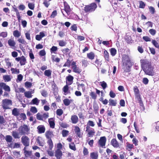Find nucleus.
Here are the masks:
<instances>
[{"mask_svg": "<svg viewBox=\"0 0 159 159\" xmlns=\"http://www.w3.org/2000/svg\"><path fill=\"white\" fill-rule=\"evenodd\" d=\"M140 63L142 69L146 75L153 76L155 75L154 66L151 61L146 59H141Z\"/></svg>", "mask_w": 159, "mask_h": 159, "instance_id": "obj_1", "label": "nucleus"}, {"mask_svg": "<svg viewBox=\"0 0 159 159\" xmlns=\"http://www.w3.org/2000/svg\"><path fill=\"white\" fill-rule=\"evenodd\" d=\"M97 7L95 3H92L88 5H85L84 7V11L86 13H90L94 11Z\"/></svg>", "mask_w": 159, "mask_h": 159, "instance_id": "obj_2", "label": "nucleus"}, {"mask_svg": "<svg viewBox=\"0 0 159 159\" xmlns=\"http://www.w3.org/2000/svg\"><path fill=\"white\" fill-rule=\"evenodd\" d=\"M19 133L21 135H28L30 134V129L26 125H23L19 128Z\"/></svg>", "mask_w": 159, "mask_h": 159, "instance_id": "obj_3", "label": "nucleus"}, {"mask_svg": "<svg viewBox=\"0 0 159 159\" xmlns=\"http://www.w3.org/2000/svg\"><path fill=\"white\" fill-rule=\"evenodd\" d=\"M12 105V101L8 99H5L2 100V105L4 109H9V106Z\"/></svg>", "mask_w": 159, "mask_h": 159, "instance_id": "obj_4", "label": "nucleus"}, {"mask_svg": "<svg viewBox=\"0 0 159 159\" xmlns=\"http://www.w3.org/2000/svg\"><path fill=\"white\" fill-rule=\"evenodd\" d=\"M122 61L123 66H127L129 64H131L130 58L127 55L124 54L122 56Z\"/></svg>", "mask_w": 159, "mask_h": 159, "instance_id": "obj_5", "label": "nucleus"}, {"mask_svg": "<svg viewBox=\"0 0 159 159\" xmlns=\"http://www.w3.org/2000/svg\"><path fill=\"white\" fill-rule=\"evenodd\" d=\"M106 140V138L105 136L101 137L98 141V147L105 148Z\"/></svg>", "mask_w": 159, "mask_h": 159, "instance_id": "obj_6", "label": "nucleus"}, {"mask_svg": "<svg viewBox=\"0 0 159 159\" xmlns=\"http://www.w3.org/2000/svg\"><path fill=\"white\" fill-rule=\"evenodd\" d=\"M71 68L73 72L78 74H80L82 72V70L79 67H77L75 61H73L71 64Z\"/></svg>", "mask_w": 159, "mask_h": 159, "instance_id": "obj_7", "label": "nucleus"}, {"mask_svg": "<svg viewBox=\"0 0 159 159\" xmlns=\"http://www.w3.org/2000/svg\"><path fill=\"white\" fill-rule=\"evenodd\" d=\"M21 142L25 147H28L30 145V140L29 138L26 136H23L21 138Z\"/></svg>", "mask_w": 159, "mask_h": 159, "instance_id": "obj_8", "label": "nucleus"}, {"mask_svg": "<svg viewBox=\"0 0 159 159\" xmlns=\"http://www.w3.org/2000/svg\"><path fill=\"white\" fill-rule=\"evenodd\" d=\"M15 60L17 61H20L21 66L24 65L26 63V58L23 56H22L21 57H18L16 58Z\"/></svg>", "mask_w": 159, "mask_h": 159, "instance_id": "obj_9", "label": "nucleus"}, {"mask_svg": "<svg viewBox=\"0 0 159 159\" xmlns=\"http://www.w3.org/2000/svg\"><path fill=\"white\" fill-rule=\"evenodd\" d=\"M85 131L88 133V137H93L95 134V131L94 129L86 128Z\"/></svg>", "mask_w": 159, "mask_h": 159, "instance_id": "obj_10", "label": "nucleus"}, {"mask_svg": "<svg viewBox=\"0 0 159 159\" xmlns=\"http://www.w3.org/2000/svg\"><path fill=\"white\" fill-rule=\"evenodd\" d=\"M74 79V77L69 75L66 78V84L70 85L71 84L73 83V80Z\"/></svg>", "mask_w": 159, "mask_h": 159, "instance_id": "obj_11", "label": "nucleus"}, {"mask_svg": "<svg viewBox=\"0 0 159 159\" xmlns=\"http://www.w3.org/2000/svg\"><path fill=\"white\" fill-rule=\"evenodd\" d=\"M38 133L39 134L44 133L45 131V128L43 125H41L38 126L37 127Z\"/></svg>", "mask_w": 159, "mask_h": 159, "instance_id": "obj_12", "label": "nucleus"}, {"mask_svg": "<svg viewBox=\"0 0 159 159\" xmlns=\"http://www.w3.org/2000/svg\"><path fill=\"white\" fill-rule=\"evenodd\" d=\"M64 10L66 12L68 15L70 14L71 11L69 5L66 2H64Z\"/></svg>", "mask_w": 159, "mask_h": 159, "instance_id": "obj_13", "label": "nucleus"}, {"mask_svg": "<svg viewBox=\"0 0 159 159\" xmlns=\"http://www.w3.org/2000/svg\"><path fill=\"white\" fill-rule=\"evenodd\" d=\"M0 87L2 88L5 91L10 92V88L9 86L3 82H0Z\"/></svg>", "mask_w": 159, "mask_h": 159, "instance_id": "obj_14", "label": "nucleus"}, {"mask_svg": "<svg viewBox=\"0 0 159 159\" xmlns=\"http://www.w3.org/2000/svg\"><path fill=\"white\" fill-rule=\"evenodd\" d=\"M62 155V152L61 150L57 149L55 151V156L57 159H61Z\"/></svg>", "mask_w": 159, "mask_h": 159, "instance_id": "obj_15", "label": "nucleus"}, {"mask_svg": "<svg viewBox=\"0 0 159 159\" xmlns=\"http://www.w3.org/2000/svg\"><path fill=\"white\" fill-rule=\"evenodd\" d=\"M111 144L114 148H117L119 147V144L116 139H113L111 141Z\"/></svg>", "mask_w": 159, "mask_h": 159, "instance_id": "obj_16", "label": "nucleus"}, {"mask_svg": "<svg viewBox=\"0 0 159 159\" xmlns=\"http://www.w3.org/2000/svg\"><path fill=\"white\" fill-rule=\"evenodd\" d=\"M74 131L78 137L80 138L82 137V136L81 134L80 129L78 126H75Z\"/></svg>", "mask_w": 159, "mask_h": 159, "instance_id": "obj_17", "label": "nucleus"}, {"mask_svg": "<svg viewBox=\"0 0 159 159\" xmlns=\"http://www.w3.org/2000/svg\"><path fill=\"white\" fill-rule=\"evenodd\" d=\"M45 136L48 139H51L53 136V132L50 130H47L45 132Z\"/></svg>", "mask_w": 159, "mask_h": 159, "instance_id": "obj_18", "label": "nucleus"}, {"mask_svg": "<svg viewBox=\"0 0 159 159\" xmlns=\"http://www.w3.org/2000/svg\"><path fill=\"white\" fill-rule=\"evenodd\" d=\"M78 118L76 115H73L71 116V120L73 124H76L78 121Z\"/></svg>", "mask_w": 159, "mask_h": 159, "instance_id": "obj_19", "label": "nucleus"}, {"mask_svg": "<svg viewBox=\"0 0 159 159\" xmlns=\"http://www.w3.org/2000/svg\"><path fill=\"white\" fill-rule=\"evenodd\" d=\"M8 45L12 48L15 49L16 43L13 40L11 39L8 40Z\"/></svg>", "mask_w": 159, "mask_h": 159, "instance_id": "obj_20", "label": "nucleus"}, {"mask_svg": "<svg viewBox=\"0 0 159 159\" xmlns=\"http://www.w3.org/2000/svg\"><path fill=\"white\" fill-rule=\"evenodd\" d=\"M12 114L14 116L17 117L20 115V111L19 109L15 108L12 111Z\"/></svg>", "mask_w": 159, "mask_h": 159, "instance_id": "obj_21", "label": "nucleus"}, {"mask_svg": "<svg viewBox=\"0 0 159 159\" xmlns=\"http://www.w3.org/2000/svg\"><path fill=\"white\" fill-rule=\"evenodd\" d=\"M12 78V76L10 75H6L3 76V79L5 82H7L11 81Z\"/></svg>", "mask_w": 159, "mask_h": 159, "instance_id": "obj_22", "label": "nucleus"}, {"mask_svg": "<svg viewBox=\"0 0 159 159\" xmlns=\"http://www.w3.org/2000/svg\"><path fill=\"white\" fill-rule=\"evenodd\" d=\"M98 155L97 152H93L90 153V157L92 159H98Z\"/></svg>", "mask_w": 159, "mask_h": 159, "instance_id": "obj_23", "label": "nucleus"}, {"mask_svg": "<svg viewBox=\"0 0 159 159\" xmlns=\"http://www.w3.org/2000/svg\"><path fill=\"white\" fill-rule=\"evenodd\" d=\"M50 126L51 128H54L55 127V123L53 118H50L48 120Z\"/></svg>", "mask_w": 159, "mask_h": 159, "instance_id": "obj_24", "label": "nucleus"}, {"mask_svg": "<svg viewBox=\"0 0 159 159\" xmlns=\"http://www.w3.org/2000/svg\"><path fill=\"white\" fill-rule=\"evenodd\" d=\"M40 100H39L37 98H35L33 99L30 104L31 105H38L39 102Z\"/></svg>", "mask_w": 159, "mask_h": 159, "instance_id": "obj_25", "label": "nucleus"}, {"mask_svg": "<svg viewBox=\"0 0 159 159\" xmlns=\"http://www.w3.org/2000/svg\"><path fill=\"white\" fill-rule=\"evenodd\" d=\"M87 56L90 60H93L95 58V54L93 52H91L87 53Z\"/></svg>", "mask_w": 159, "mask_h": 159, "instance_id": "obj_26", "label": "nucleus"}, {"mask_svg": "<svg viewBox=\"0 0 159 159\" xmlns=\"http://www.w3.org/2000/svg\"><path fill=\"white\" fill-rule=\"evenodd\" d=\"M42 140V138L40 137H38L36 140L37 142L39 144V146L42 147H43L44 145Z\"/></svg>", "mask_w": 159, "mask_h": 159, "instance_id": "obj_27", "label": "nucleus"}, {"mask_svg": "<svg viewBox=\"0 0 159 159\" xmlns=\"http://www.w3.org/2000/svg\"><path fill=\"white\" fill-rule=\"evenodd\" d=\"M47 143L48 145L49 149L51 150L53 147V143L52 139H48Z\"/></svg>", "mask_w": 159, "mask_h": 159, "instance_id": "obj_28", "label": "nucleus"}, {"mask_svg": "<svg viewBox=\"0 0 159 159\" xmlns=\"http://www.w3.org/2000/svg\"><path fill=\"white\" fill-rule=\"evenodd\" d=\"M94 126L95 124L94 122L92 121L89 120L87 122L86 128H91L90 126L93 127Z\"/></svg>", "mask_w": 159, "mask_h": 159, "instance_id": "obj_29", "label": "nucleus"}, {"mask_svg": "<svg viewBox=\"0 0 159 159\" xmlns=\"http://www.w3.org/2000/svg\"><path fill=\"white\" fill-rule=\"evenodd\" d=\"M130 65H128L127 66H123V69H124L125 72H129L130 71V68L132 65L130 64Z\"/></svg>", "mask_w": 159, "mask_h": 159, "instance_id": "obj_30", "label": "nucleus"}, {"mask_svg": "<svg viewBox=\"0 0 159 159\" xmlns=\"http://www.w3.org/2000/svg\"><path fill=\"white\" fill-rule=\"evenodd\" d=\"M13 8L14 10V11L16 12V15L18 20L19 21H20V20L21 16H20V13L19 12L18 9L14 7H13Z\"/></svg>", "mask_w": 159, "mask_h": 159, "instance_id": "obj_31", "label": "nucleus"}, {"mask_svg": "<svg viewBox=\"0 0 159 159\" xmlns=\"http://www.w3.org/2000/svg\"><path fill=\"white\" fill-rule=\"evenodd\" d=\"M45 76L49 78H51L52 71L50 70H45L44 73Z\"/></svg>", "mask_w": 159, "mask_h": 159, "instance_id": "obj_32", "label": "nucleus"}, {"mask_svg": "<svg viewBox=\"0 0 159 159\" xmlns=\"http://www.w3.org/2000/svg\"><path fill=\"white\" fill-rule=\"evenodd\" d=\"M134 147V146L133 144H130L128 142L126 143V149L128 151H130Z\"/></svg>", "mask_w": 159, "mask_h": 159, "instance_id": "obj_33", "label": "nucleus"}, {"mask_svg": "<svg viewBox=\"0 0 159 159\" xmlns=\"http://www.w3.org/2000/svg\"><path fill=\"white\" fill-rule=\"evenodd\" d=\"M72 101V100H70L68 98H65L63 100V102L65 106H68L70 104L71 102Z\"/></svg>", "mask_w": 159, "mask_h": 159, "instance_id": "obj_34", "label": "nucleus"}, {"mask_svg": "<svg viewBox=\"0 0 159 159\" xmlns=\"http://www.w3.org/2000/svg\"><path fill=\"white\" fill-rule=\"evenodd\" d=\"M104 57L105 60L109 61V55L108 52L105 50L104 51Z\"/></svg>", "mask_w": 159, "mask_h": 159, "instance_id": "obj_35", "label": "nucleus"}, {"mask_svg": "<svg viewBox=\"0 0 159 159\" xmlns=\"http://www.w3.org/2000/svg\"><path fill=\"white\" fill-rule=\"evenodd\" d=\"M13 35L16 38H19L21 35V33L18 30H15L13 32Z\"/></svg>", "mask_w": 159, "mask_h": 159, "instance_id": "obj_36", "label": "nucleus"}, {"mask_svg": "<svg viewBox=\"0 0 159 159\" xmlns=\"http://www.w3.org/2000/svg\"><path fill=\"white\" fill-rule=\"evenodd\" d=\"M89 95L91 97L92 99L94 100H95L97 99V96L94 92L91 91L89 93Z\"/></svg>", "mask_w": 159, "mask_h": 159, "instance_id": "obj_37", "label": "nucleus"}, {"mask_svg": "<svg viewBox=\"0 0 159 159\" xmlns=\"http://www.w3.org/2000/svg\"><path fill=\"white\" fill-rule=\"evenodd\" d=\"M12 135L14 139H16L20 138L19 133L16 131H13Z\"/></svg>", "mask_w": 159, "mask_h": 159, "instance_id": "obj_38", "label": "nucleus"}, {"mask_svg": "<svg viewBox=\"0 0 159 159\" xmlns=\"http://www.w3.org/2000/svg\"><path fill=\"white\" fill-rule=\"evenodd\" d=\"M134 90L136 96H140L139 91L137 86H135L134 87Z\"/></svg>", "mask_w": 159, "mask_h": 159, "instance_id": "obj_39", "label": "nucleus"}, {"mask_svg": "<svg viewBox=\"0 0 159 159\" xmlns=\"http://www.w3.org/2000/svg\"><path fill=\"white\" fill-rule=\"evenodd\" d=\"M13 138L10 135H7L6 136L5 140L7 143H11L12 142Z\"/></svg>", "mask_w": 159, "mask_h": 159, "instance_id": "obj_40", "label": "nucleus"}, {"mask_svg": "<svg viewBox=\"0 0 159 159\" xmlns=\"http://www.w3.org/2000/svg\"><path fill=\"white\" fill-rule=\"evenodd\" d=\"M25 96L27 98H30L32 97V93L30 91L25 92H24Z\"/></svg>", "mask_w": 159, "mask_h": 159, "instance_id": "obj_41", "label": "nucleus"}, {"mask_svg": "<svg viewBox=\"0 0 159 159\" xmlns=\"http://www.w3.org/2000/svg\"><path fill=\"white\" fill-rule=\"evenodd\" d=\"M152 43L156 48L159 49V44L155 40L152 39Z\"/></svg>", "mask_w": 159, "mask_h": 159, "instance_id": "obj_42", "label": "nucleus"}, {"mask_svg": "<svg viewBox=\"0 0 159 159\" xmlns=\"http://www.w3.org/2000/svg\"><path fill=\"white\" fill-rule=\"evenodd\" d=\"M69 131L63 129L61 132V134L63 137H66L68 135Z\"/></svg>", "mask_w": 159, "mask_h": 159, "instance_id": "obj_43", "label": "nucleus"}, {"mask_svg": "<svg viewBox=\"0 0 159 159\" xmlns=\"http://www.w3.org/2000/svg\"><path fill=\"white\" fill-rule=\"evenodd\" d=\"M71 61L69 59H67L66 60V62H65V63L63 65V67L67 66L68 67H70V66H71Z\"/></svg>", "mask_w": 159, "mask_h": 159, "instance_id": "obj_44", "label": "nucleus"}, {"mask_svg": "<svg viewBox=\"0 0 159 159\" xmlns=\"http://www.w3.org/2000/svg\"><path fill=\"white\" fill-rule=\"evenodd\" d=\"M68 84H66L65 85L63 88V91L65 93V95H66V94L65 93H67L69 91V87L68 86Z\"/></svg>", "mask_w": 159, "mask_h": 159, "instance_id": "obj_45", "label": "nucleus"}, {"mask_svg": "<svg viewBox=\"0 0 159 159\" xmlns=\"http://www.w3.org/2000/svg\"><path fill=\"white\" fill-rule=\"evenodd\" d=\"M19 117L20 118V120H25L26 119V116L25 114L24 113H21L19 115Z\"/></svg>", "mask_w": 159, "mask_h": 159, "instance_id": "obj_46", "label": "nucleus"}, {"mask_svg": "<svg viewBox=\"0 0 159 159\" xmlns=\"http://www.w3.org/2000/svg\"><path fill=\"white\" fill-rule=\"evenodd\" d=\"M12 74H19L20 73L19 69L12 68L11 69Z\"/></svg>", "mask_w": 159, "mask_h": 159, "instance_id": "obj_47", "label": "nucleus"}, {"mask_svg": "<svg viewBox=\"0 0 159 159\" xmlns=\"http://www.w3.org/2000/svg\"><path fill=\"white\" fill-rule=\"evenodd\" d=\"M116 50L114 48H112L110 49V53L112 56H115L116 53Z\"/></svg>", "mask_w": 159, "mask_h": 159, "instance_id": "obj_48", "label": "nucleus"}, {"mask_svg": "<svg viewBox=\"0 0 159 159\" xmlns=\"http://www.w3.org/2000/svg\"><path fill=\"white\" fill-rule=\"evenodd\" d=\"M58 48L57 47L53 46L50 49V52L51 53H56V52Z\"/></svg>", "mask_w": 159, "mask_h": 159, "instance_id": "obj_49", "label": "nucleus"}, {"mask_svg": "<svg viewBox=\"0 0 159 159\" xmlns=\"http://www.w3.org/2000/svg\"><path fill=\"white\" fill-rule=\"evenodd\" d=\"M69 148L70 149L74 151H75L76 150L74 142L71 143L69 144Z\"/></svg>", "mask_w": 159, "mask_h": 159, "instance_id": "obj_50", "label": "nucleus"}, {"mask_svg": "<svg viewBox=\"0 0 159 159\" xmlns=\"http://www.w3.org/2000/svg\"><path fill=\"white\" fill-rule=\"evenodd\" d=\"M93 108L95 113V114H98L99 110V107L98 105L97 104L94 105H93Z\"/></svg>", "mask_w": 159, "mask_h": 159, "instance_id": "obj_51", "label": "nucleus"}, {"mask_svg": "<svg viewBox=\"0 0 159 159\" xmlns=\"http://www.w3.org/2000/svg\"><path fill=\"white\" fill-rule=\"evenodd\" d=\"M139 7L141 8H144L145 7L146 4L144 2L142 1H139Z\"/></svg>", "mask_w": 159, "mask_h": 159, "instance_id": "obj_52", "label": "nucleus"}, {"mask_svg": "<svg viewBox=\"0 0 159 159\" xmlns=\"http://www.w3.org/2000/svg\"><path fill=\"white\" fill-rule=\"evenodd\" d=\"M59 124L61 127L63 128H66L69 126L65 122H60Z\"/></svg>", "mask_w": 159, "mask_h": 159, "instance_id": "obj_53", "label": "nucleus"}, {"mask_svg": "<svg viewBox=\"0 0 159 159\" xmlns=\"http://www.w3.org/2000/svg\"><path fill=\"white\" fill-rule=\"evenodd\" d=\"M109 105L112 106H116V101L113 99H110L109 100Z\"/></svg>", "mask_w": 159, "mask_h": 159, "instance_id": "obj_54", "label": "nucleus"}, {"mask_svg": "<svg viewBox=\"0 0 159 159\" xmlns=\"http://www.w3.org/2000/svg\"><path fill=\"white\" fill-rule=\"evenodd\" d=\"M63 112L61 109H57L56 111V114L59 116H61L63 114Z\"/></svg>", "mask_w": 159, "mask_h": 159, "instance_id": "obj_55", "label": "nucleus"}, {"mask_svg": "<svg viewBox=\"0 0 159 159\" xmlns=\"http://www.w3.org/2000/svg\"><path fill=\"white\" fill-rule=\"evenodd\" d=\"M6 121L2 116L0 115V124H4Z\"/></svg>", "mask_w": 159, "mask_h": 159, "instance_id": "obj_56", "label": "nucleus"}, {"mask_svg": "<svg viewBox=\"0 0 159 159\" xmlns=\"http://www.w3.org/2000/svg\"><path fill=\"white\" fill-rule=\"evenodd\" d=\"M43 121L45 120L49 117V113H44L42 115Z\"/></svg>", "mask_w": 159, "mask_h": 159, "instance_id": "obj_57", "label": "nucleus"}, {"mask_svg": "<svg viewBox=\"0 0 159 159\" xmlns=\"http://www.w3.org/2000/svg\"><path fill=\"white\" fill-rule=\"evenodd\" d=\"M51 0H49L48 1H47V0H44L43 2V4L46 7L48 8L50 5V3L49 2Z\"/></svg>", "mask_w": 159, "mask_h": 159, "instance_id": "obj_58", "label": "nucleus"}, {"mask_svg": "<svg viewBox=\"0 0 159 159\" xmlns=\"http://www.w3.org/2000/svg\"><path fill=\"white\" fill-rule=\"evenodd\" d=\"M30 111L33 113L35 114L37 112V110L35 107H32L30 108Z\"/></svg>", "mask_w": 159, "mask_h": 159, "instance_id": "obj_59", "label": "nucleus"}, {"mask_svg": "<svg viewBox=\"0 0 159 159\" xmlns=\"http://www.w3.org/2000/svg\"><path fill=\"white\" fill-rule=\"evenodd\" d=\"M25 85L26 88H30L32 86V83L29 81H26L25 83Z\"/></svg>", "mask_w": 159, "mask_h": 159, "instance_id": "obj_60", "label": "nucleus"}, {"mask_svg": "<svg viewBox=\"0 0 159 159\" xmlns=\"http://www.w3.org/2000/svg\"><path fill=\"white\" fill-rule=\"evenodd\" d=\"M149 32L151 35L154 36L156 33V30L151 29L149 30Z\"/></svg>", "mask_w": 159, "mask_h": 159, "instance_id": "obj_61", "label": "nucleus"}, {"mask_svg": "<svg viewBox=\"0 0 159 159\" xmlns=\"http://www.w3.org/2000/svg\"><path fill=\"white\" fill-rule=\"evenodd\" d=\"M7 66H8V68H9L11 66V63L9 61V59H5V60Z\"/></svg>", "mask_w": 159, "mask_h": 159, "instance_id": "obj_62", "label": "nucleus"}, {"mask_svg": "<svg viewBox=\"0 0 159 159\" xmlns=\"http://www.w3.org/2000/svg\"><path fill=\"white\" fill-rule=\"evenodd\" d=\"M88 149L84 147L83 148V153L84 156H86L89 154Z\"/></svg>", "mask_w": 159, "mask_h": 159, "instance_id": "obj_63", "label": "nucleus"}, {"mask_svg": "<svg viewBox=\"0 0 159 159\" xmlns=\"http://www.w3.org/2000/svg\"><path fill=\"white\" fill-rule=\"evenodd\" d=\"M46 54V53L44 49L40 51L39 53V55L41 56H45Z\"/></svg>", "mask_w": 159, "mask_h": 159, "instance_id": "obj_64", "label": "nucleus"}]
</instances>
